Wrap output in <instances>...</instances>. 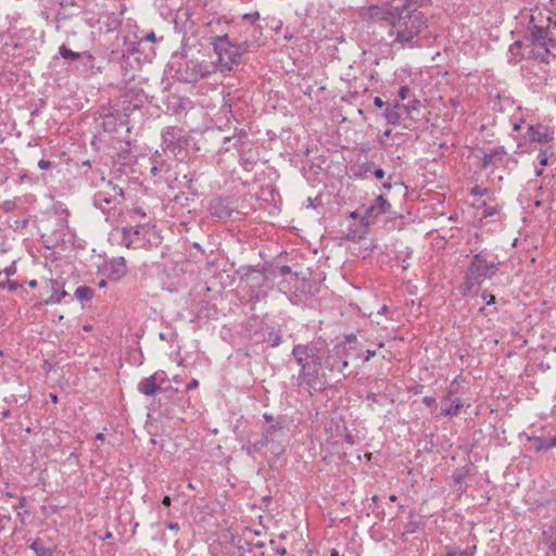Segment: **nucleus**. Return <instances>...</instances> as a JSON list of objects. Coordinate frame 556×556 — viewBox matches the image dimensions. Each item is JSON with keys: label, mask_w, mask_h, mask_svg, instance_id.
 Returning <instances> with one entry per match:
<instances>
[{"label": "nucleus", "mask_w": 556, "mask_h": 556, "mask_svg": "<svg viewBox=\"0 0 556 556\" xmlns=\"http://www.w3.org/2000/svg\"><path fill=\"white\" fill-rule=\"evenodd\" d=\"M325 349V341L315 340L295 344L291 352L298 366V374L291 377L292 384L309 395L320 393L327 387L326 376L321 372Z\"/></svg>", "instance_id": "obj_1"}, {"label": "nucleus", "mask_w": 556, "mask_h": 556, "mask_svg": "<svg viewBox=\"0 0 556 556\" xmlns=\"http://www.w3.org/2000/svg\"><path fill=\"white\" fill-rule=\"evenodd\" d=\"M167 66L175 79L188 84L198 83L216 73L213 61L203 58L199 50L185 43L179 51L172 54Z\"/></svg>", "instance_id": "obj_2"}, {"label": "nucleus", "mask_w": 556, "mask_h": 556, "mask_svg": "<svg viewBox=\"0 0 556 556\" xmlns=\"http://www.w3.org/2000/svg\"><path fill=\"white\" fill-rule=\"evenodd\" d=\"M394 24L388 35L395 36L391 42L394 49L418 47L416 38L428 27V21L425 14L417 10L396 7Z\"/></svg>", "instance_id": "obj_3"}, {"label": "nucleus", "mask_w": 556, "mask_h": 556, "mask_svg": "<svg viewBox=\"0 0 556 556\" xmlns=\"http://www.w3.org/2000/svg\"><path fill=\"white\" fill-rule=\"evenodd\" d=\"M211 46L214 53L217 55L216 61H213V65L216 66V72L229 74L233 71L235 66L241 63L242 56L257 49L260 43L249 37H243L241 40H238V38L230 39L229 37L224 40L212 41Z\"/></svg>", "instance_id": "obj_4"}, {"label": "nucleus", "mask_w": 556, "mask_h": 556, "mask_svg": "<svg viewBox=\"0 0 556 556\" xmlns=\"http://www.w3.org/2000/svg\"><path fill=\"white\" fill-rule=\"evenodd\" d=\"M526 60H532L541 64H549L555 55L552 48L556 41L549 36L548 26L533 24V16L529 22L528 33L522 38Z\"/></svg>", "instance_id": "obj_5"}, {"label": "nucleus", "mask_w": 556, "mask_h": 556, "mask_svg": "<svg viewBox=\"0 0 556 556\" xmlns=\"http://www.w3.org/2000/svg\"><path fill=\"white\" fill-rule=\"evenodd\" d=\"M489 255L490 252L486 249L472 254L462 285L464 295H467L475 287L481 286L485 280L492 279L500 269L501 263L490 261Z\"/></svg>", "instance_id": "obj_6"}, {"label": "nucleus", "mask_w": 556, "mask_h": 556, "mask_svg": "<svg viewBox=\"0 0 556 556\" xmlns=\"http://www.w3.org/2000/svg\"><path fill=\"white\" fill-rule=\"evenodd\" d=\"M98 190L92 197V204L103 214L114 211L124 201V190L112 180H105L102 177L101 182L97 186Z\"/></svg>", "instance_id": "obj_7"}, {"label": "nucleus", "mask_w": 556, "mask_h": 556, "mask_svg": "<svg viewBox=\"0 0 556 556\" xmlns=\"http://www.w3.org/2000/svg\"><path fill=\"white\" fill-rule=\"evenodd\" d=\"M162 149L164 152H169L173 155H178L182 152L191 141L189 131L179 126H167L161 131Z\"/></svg>", "instance_id": "obj_8"}, {"label": "nucleus", "mask_w": 556, "mask_h": 556, "mask_svg": "<svg viewBox=\"0 0 556 556\" xmlns=\"http://www.w3.org/2000/svg\"><path fill=\"white\" fill-rule=\"evenodd\" d=\"M202 27L207 42L212 45V41L230 37L231 21L226 15L211 14L203 17Z\"/></svg>", "instance_id": "obj_9"}, {"label": "nucleus", "mask_w": 556, "mask_h": 556, "mask_svg": "<svg viewBox=\"0 0 556 556\" xmlns=\"http://www.w3.org/2000/svg\"><path fill=\"white\" fill-rule=\"evenodd\" d=\"M149 226L147 224H137L136 226H125L114 229L113 237L119 244L128 249H140L147 241Z\"/></svg>", "instance_id": "obj_10"}, {"label": "nucleus", "mask_w": 556, "mask_h": 556, "mask_svg": "<svg viewBox=\"0 0 556 556\" xmlns=\"http://www.w3.org/2000/svg\"><path fill=\"white\" fill-rule=\"evenodd\" d=\"M462 376L455 377L446 389V394L441 401V416L454 417L457 416L463 407V402L456 394L459 393L460 383L463 382Z\"/></svg>", "instance_id": "obj_11"}, {"label": "nucleus", "mask_w": 556, "mask_h": 556, "mask_svg": "<svg viewBox=\"0 0 556 556\" xmlns=\"http://www.w3.org/2000/svg\"><path fill=\"white\" fill-rule=\"evenodd\" d=\"M207 212L212 218L227 220L233 214H239L233 200L230 197L215 194L208 199Z\"/></svg>", "instance_id": "obj_12"}, {"label": "nucleus", "mask_w": 556, "mask_h": 556, "mask_svg": "<svg viewBox=\"0 0 556 556\" xmlns=\"http://www.w3.org/2000/svg\"><path fill=\"white\" fill-rule=\"evenodd\" d=\"M99 119L101 127L105 132H115L124 127L127 131H129V115L123 109L110 108L108 110H103V112L100 114Z\"/></svg>", "instance_id": "obj_13"}, {"label": "nucleus", "mask_w": 556, "mask_h": 556, "mask_svg": "<svg viewBox=\"0 0 556 556\" xmlns=\"http://www.w3.org/2000/svg\"><path fill=\"white\" fill-rule=\"evenodd\" d=\"M555 131L552 127L541 123L528 126L527 132L521 138H516L518 149H521L527 140L530 142L548 143L554 139Z\"/></svg>", "instance_id": "obj_14"}, {"label": "nucleus", "mask_w": 556, "mask_h": 556, "mask_svg": "<svg viewBox=\"0 0 556 556\" xmlns=\"http://www.w3.org/2000/svg\"><path fill=\"white\" fill-rule=\"evenodd\" d=\"M128 273L126 261L123 256L112 257L104 261L101 266H98V274L106 277L111 281H119Z\"/></svg>", "instance_id": "obj_15"}, {"label": "nucleus", "mask_w": 556, "mask_h": 556, "mask_svg": "<svg viewBox=\"0 0 556 556\" xmlns=\"http://www.w3.org/2000/svg\"><path fill=\"white\" fill-rule=\"evenodd\" d=\"M241 18H242V22H245L249 25L245 26L243 23L238 22L233 26V28H238V29H240V31H244V34H245L244 37H249L250 39H255L257 41V43H260V47L262 45H264V41L261 40L262 36H263V27L260 24H257V22L261 18L260 12L253 11V12L244 13V14H242Z\"/></svg>", "instance_id": "obj_16"}, {"label": "nucleus", "mask_w": 556, "mask_h": 556, "mask_svg": "<svg viewBox=\"0 0 556 556\" xmlns=\"http://www.w3.org/2000/svg\"><path fill=\"white\" fill-rule=\"evenodd\" d=\"M140 56H136L132 53H128L123 49L122 56L119 59V66L123 74V80L130 83L136 79L143 64L140 61Z\"/></svg>", "instance_id": "obj_17"}, {"label": "nucleus", "mask_w": 556, "mask_h": 556, "mask_svg": "<svg viewBox=\"0 0 556 556\" xmlns=\"http://www.w3.org/2000/svg\"><path fill=\"white\" fill-rule=\"evenodd\" d=\"M285 428V419L280 421H275L273 425H265L262 429L261 441L265 443L266 446L271 447V452L279 455L282 453L283 448L280 443L276 442V439L282 434Z\"/></svg>", "instance_id": "obj_18"}, {"label": "nucleus", "mask_w": 556, "mask_h": 556, "mask_svg": "<svg viewBox=\"0 0 556 556\" xmlns=\"http://www.w3.org/2000/svg\"><path fill=\"white\" fill-rule=\"evenodd\" d=\"M348 366L349 362L346 359L345 346L342 344H336L326 356L325 367L330 371L343 372Z\"/></svg>", "instance_id": "obj_19"}, {"label": "nucleus", "mask_w": 556, "mask_h": 556, "mask_svg": "<svg viewBox=\"0 0 556 556\" xmlns=\"http://www.w3.org/2000/svg\"><path fill=\"white\" fill-rule=\"evenodd\" d=\"M396 13V7H380L371 4L367 8L366 18L371 23L386 22L390 26L394 24V16Z\"/></svg>", "instance_id": "obj_20"}, {"label": "nucleus", "mask_w": 556, "mask_h": 556, "mask_svg": "<svg viewBox=\"0 0 556 556\" xmlns=\"http://www.w3.org/2000/svg\"><path fill=\"white\" fill-rule=\"evenodd\" d=\"M167 378V375L163 370H159L153 375L146 377L140 380L137 386V390L139 393L146 396H152L159 390L160 384H162Z\"/></svg>", "instance_id": "obj_21"}, {"label": "nucleus", "mask_w": 556, "mask_h": 556, "mask_svg": "<svg viewBox=\"0 0 556 556\" xmlns=\"http://www.w3.org/2000/svg\"><path fill=\"white\" fill-rule=\"evenodd\" d=\"M528 450L534 454H542L556 447V435L531 434L527 435Z\"/></svg>", "instance_id": "obj_22"}, {"label": "nucleus", "mask_w": 556, "mask_h": 556, "mask_svg": "<svg viewBox=\"0 0 556 556\" xmlns=\"http://www.w3.org/2000/svg\"><path fill=\"white\" fill-rule=\"evenodd\" d=\"M123 110L124 111H130V110H137V109H140L146 100H147V96L146 93L143 92V90L141 88H138V87H130V88H127L123 96Z\"/></svg>", "instance_id": "obj_23"}, {"label": "nucleus", "mask_w": 556, "mask_h": 556, "mask_svg": "<svg viewBox=\"0 0 556 556\" xmlns=\"http://www.w3.org/2000/svg\"><path fill=\"white\" fill-rule=\"evenodd\" d=\"M391 210V204L383 195H378L375 200V203H372L366 211L365 214L361 217V224L363 226H369L370 218L372 216H378L381 214L389 213Z\"/></svg>", "instance_id": "obj_24"}, {"label": "nucleus", "mask_w": 556, "mask_h": 556, "mask_svg": "<svg viewBox=\"0 0 556 556\" xmlns=\"http://www.w3.org/2000/svg\"><path fill=\"white\" fill-rule=\"evenodd\" d=\"M242 270H244V274L241 279H245L251 288H262L266 286L268 276L264 268L249 266L247 268H242Z\"/></svg>", "instance_id": "obj_25"}, {"label": "nucleus", "mask_w": 556, "mask_h": 556, "mask_svg": "<svg viewBox=\"0 0 556 556\" xmlns=\"http://www.w3.org/2000/svg\"><path fill=\"white\" fill-rule=\"evenodd\" d=\"M165 153L166 152H164V151H163V153L155 151L149 157L150 172L154 177L161 176L170 170V164L167 162V160L165 157Z\"/></svg>", "instance_id": "obj_26"}, {"label": "nucleus", "mask_w": 556, "mask_h": 556, "mask_svg": "<svg viewBox=\"0 0 556 556\" xmlns=\"http://www.w3.org/2000/svg\"><path fill=\"white\" fill-rule=\"evenodd\" d=\"M128 53L140 56L142 64L150 63L155 55L153 48L148 51L144 49V41H130L125 43V49Z\"/></svg>", "instance_id": "obj_27"}, {"label": "nucleus", "mask_w": 556, "mask_h": 556, "mask_svg": "<svg viewBox=\"0 0 556 556\" xmlns=\"http://www.w3.org/2000/svg\"><path fill=\"white\" fill-rule=\"evenodd\" d=\"M50 296L45 300L46 305L58 304L62 299L68 296V293L64 290V282L58 279H51L49 282Z\"/></svg>", "instance_id": "obj_28"}, {"label": "nucleus", "mask_w": 556, "mask_h": 556, "mask_svg": "<svg viewBox=\"0 0 556 556\" xmlns=\"http://www.w3.org/2000/svg\"><path fill=\"white\" fill-rule=\"evenodd\" d=\"M223 101L219 109V113L224 115L225 118L229 119L235 118L233 115V100L235 98L239 99V97L236 96V91H232L230 87L223 88L222 91Z\"/></svg>", "instance_id": "obj_29"}, {"label": "nucleus", "mask_w": 556, "mask_h": 556, "mask_svg": "<svg viewBox=\"0 0 556 556\" xmlns=\"http://www.w3.org/2000/svg\"><path fill=\"white\" fill-rule=\"evenodd\" d=\"M78 61L83 67V72L90 75L102 73V66L97 64L96 58L91 53L87 51L83 52Z\"/></svg>", "instance_id": "obj_30"}, {"label": "nucleus", "mask_w": 556, "mask_h": 556, "mask_svg": "<svg viewBox=\"0 0 556 556\" xmlns=\"http://www.w3.org/2000/svg\"><path fill=\"white\" fill-rule=\"evenodd\" d=\"M516 102L513 97L505 92H498L492 100V108L498 112H505L514 109Z\"/></svg>", "instance_id": "obj_31"}, {"label": "nucleus", "mask_w": 556, "mask_h": 556, "mask_svg": "<svg viewBox=\"0 0 556 556\" xmlns=\"http://www.w3.org/2000/svg\"><path fill=\"white\" fill-rule=\"evenodd\" d=\"M506 154L505 148L503 146L496 147L489 152L483 154L481 159L480 167L482 169H486L490 165L495 164L498 161L503 160V156Z\"/></svg>", "instance_id": "obj_32"}, {"label": "nucleus", "mask_w": 556, "mask_h": 556, "mask_svg": "<svg viewBox=\"0 0 556 556\" xmlns=\"http://www.w3.org/2000/svg\"><path fill=\"white\" fill-rule=\"evenodd\" d=\"M13 381L16 384H18V387L23 390V392L20 393V394L12 393V400L14 402V405L23 406L31 397L30 388L24 384L23 379H22L21 376H14V380Z\"/></svg>", "instance_id": "obj_33"}, {"label": "nucleus", "mask_w": 556, "mask_h": 556, "mask_svg": "<svg viewBox=\"0 0 556 556\" xmlns=\"http://www.w3.org/2000/svg\"><path fill=\"white\" fill-rule=\"evenodd\" d=\"M472 467V463H468L466 466L460 468H456L452 475V479L455 484L458 485V491L460 493L467 492V485L465 484V480L468 477V473Z\"/></svg>", "instance_id": "obj_34"}, {"label": "nucleus", "mask_w": 556, "mask_h": 556, "mask_svg": "<svg viewBox=\"0 0 556 556\" xmlns=\"http://www.w3.org/2000/svg\"><path fill=\"white\" fill-rule=\"evenodd\" d=\"M78 14L79 10L76 8L64 9L60 7V10L56 12L55 17L51 22L54 24L55 30L60 31L63 22L68 21Z\"/></svg>", "instance_id": "obj_35"}, {"label": "nucleus", "mask_w": 556, "mask_h": 556, "mask_svg": "<svg viewBox=\"0 0 556 556\" xmlns=\"http://www.w3.org/2000/svg\"><path fill=\"white\" fill-rule=\"evenodd\" d=\"M525 58V45L523 40L514 41L508 48V62L517 63Z\"/></svg>", "instance_id": "obj_36"}, {"label": "nucleus", "mask_w": 556, "mask_h": 556, "mask_svg": "<svg viewBox=\"0 0 556 556\" xmlns=\"http://www.w3.org/2000/svg\"><path fill=\"white\" fill-rule=\"evenodd\" d=\"M400 109L402 104L397 101L392 105H388L383 112V117L389 125H399L401 119Z\"/></svg>", "instance_id": "obj_37"}, {"label": "nucleus", "mask_w": 556, "mask_h": 556, "mask_svg": "<svg viewBox=\"0 0 556 556\" xmlns=\"http://www.w3.org/2000/svg\"><path fill=\"white\" fill-rule=\"evenodd\" d=\"M231 137H233V140H235L232 143V147L236 150H238L239 152H242L243 147L245 146V143L248 141V137H249L248 131L243 128H241V129L236 128L235 132Z\"/></svg>", "instance_id": "obj_38"}, {"label": "nucleus", "mask_w": 556, "mask_h": 556, "mask_svg": "<svg viewBox=\"0 0 556 556\" xmlns=\"http://www.w3.org/2000/svg\"><path fill=\"white\" fill-rule=\"evenodd\" d=\"M263 341L268 343L270 348H277L282 342V336L279 330L271 328L263 334Z\"/></svg>", "instance_id": "obj_39"}, {"label": "nucleus", "mask_w": 556, "mask_h": 556, "mask_svg": "<svg viewBox=\"0 0 556 556\" xmlns=\"http://www.w3.org/2000/svg\"><path fill=\"white\" fill-rule=\"evenodd\" d=\"M197 190H189V192H180L174 197V202L179 204L181 207H187L191 202L194 201Z\"/></svg>", "instance_id": "obj_40"}, {"label": "nucleus", "mask_w": 556, "mask_h": 556, "mask_svg": "<svg viewBox=\"0 0 556 556\" xmlns=\"http://www.w3.org/2000/svg\"><path fill=\"white\" fill-rule=\"evenodd\" d=\"M75 299L80 301L81 303L92 300L94 295V290L88 286H79L75 290Z\"/></svg>", "instance_id": "obj_41"}, {"label": "nucleus", "mask_w": 556, "mask_h": 556, "mask_svg": "<svg viewBox=\"0 0 556 556\" xmlns=\"http://www.w3.org/2000/svg\"><path fill=\"white\" fill-rule=\"evenodd\" d=\"M26 505H27L26 497L25 496H21L18 498V504L13 506V509L16 513V517L20 519V522L22 525H25V516L29 515V511L27 509H25Z\"/></svg>", "instance_id": "obj_42"}, {"label": "nucleus", "mask_w": 556, "mask_h": 556, "mask_svg": "<svg viewBox=\"0 0 556 556\" xmlns=\"http://www.w3.org/2000/svg\"><path fill=\"white\" fill-rule=\"evenodd\" d=\"M265 447L267 446L260 439L251 445H242L241 451H243L249 457L254 458L255 454L260 453Z\"/></svg>", "instance_id": "obj_43"}, {"label": "nucleus", "mask_w": 556, "mask_h": 556, "mask_svg": "<svg viewBox=\"0 0 556 556\" xmlns=\"http://www.w3.org/2000/svg\"><path fill=\"white\" fill-rule=\"evenodd\" d=\"M477 552V545L468 546L464 551L448 549L445 556H475Z\"/></svg>", "instance_id": "obj_44"}, {"label": "nucleus", "mask_w": 556, "mask_h": 556, "mask_svg": "<svg viewBox=\"0 0 556 556\" xmlns=\"http://www.w3.org/2000/svg\"><path fill=\"white\" fill-rule=\"evenodd\" d=\"M59 53L60 55L65 59V60H79L80 58V54L81 53H78V52H75V51H72L71 49H68L65 45H62L60 48H59Z\"/></svg>", "instance_id": "obj_45"}, {"label": "nucleus", "mask_w": 556, "mask_h": 556, "mask_svg": "<svg viewBox=\"0 0 556 556\" xmlns=\"http://www.w3.org/2000/svg\"><path fill=\"white\" fill-rule=\"evenodd\" d=\"M553 155V150L551 148L548 149H541L536 155V160L539 164L544 167L548 164L549 157Z\"/></svg>", "instance_id": "obj_46"}, {"label": "nucleus", "mask_w": 556, "mask_h": 556, "mask_svg": "<svg viewBox=\"0 0 556 556\" xmlns=\"http://www.w3.org/2000/svg\"><path fill=\"white\" fill-rule=\"evenodd\" d=\"M21 287L22 285L15 280L7 279L4 281H0V290L8 289L9 291L14 292Z\"/></svg>", "instance_id": "obj_47"}, {"label": "nucleus", "mask_w": 556, "mask_h": 556, "mask_svg": "<svg viewBox=\"0 0 556 556\" xmlns=\"http://www.w3.org/2000/svg\"><path fill=\"white\" fill-rule=\"evenodd\" d=\"M548 11L549 15L547 16V21L549 25L556 26V0H549L548 2Z\"/></svg>", "instance_id": "obj_48"}, {"label": "nucleus", "mask_w": 556, "mask_h": 556, "mask_svg": "<svg viewBox=\"0 0 556 556\" xmlns=\"http://www.w3.org/2000/svg\"><path fill=\"white\" fill-rule=\"evenodd\" d=\"M344 345H348L349 349H356L359 345L356 334L350 333L344 336Z\"/></svg>", "instance_id": "obj_49"}, {"label": "nucleus", "mask_w": 556, "mask_h": 556, "mask_svg": "<svg viewBox=\"0 0 556 556\" xmlns=\"http://www.w3.org/2000/svg\"><path fill=\"white\" fill-rule=\"evenodd\" d=\"M146 212L141 207V206H135L134 208L129 210L128 212V216L131 218V219H135V218H144L146 217Z\"/></svg>", "instance_id": "obj_50"}, {"label": "nucleus", "mask_w": 556, "mask_h": 556, "mask_svg": "<svg viewBox=\"0 0 556 556\" xmlns=\"http://www.w3.org/2000/svg\"><path fill=\"white\" fill-rule=\"evenodd\" d=\"M420 106V101L417 99H414L409 101L407 104H402V109L405 110L407 114H410L414 111H417Z\"/></svg>", "instance_id": "obj_51"}, {"label": "nucleus", "mask_w": 556, "mask_h": 556, "mask_svg": "<svg viewBox=\"0 0 556 556\" xmlns=\"http://www.w3.org/2000/svg\"><path fill=\"white\" fill-rule=\"evenodd\" d=\"M481 299L485 302L488 306L495 304V296L489 293L486 290L482 291Z\"/></svg>", "instance_id": "obj_52"}, {"label": "nucleus", "mask_w": 556, "mask_h": 556, "mask_svg": "<svg viewBox=\"0 0 556 556\" xmlns=\"http://www.w3.org/2000/svg\"><path fill=\"white\" fill-rule=\"evenodd\" d=\"M182 178L186 180V184H187L186 188L188 190H195L193 188V181L195 180V174H192V173L185 174Z\"/></svg>", "instance_id": "obj_53"}, {"label": "nucleus", "mask_w": 556, "mask_h": 556, "mask_svg": "<svg viewBox=\"0 0 556 556\" xmlns=\"http://www.w3.org/2000/svg\"><path fill=\"white\" fill-rule=\"evenodd\" d=\"M2 365H4V361L2 359ZM12 381V377L4 370V366L0 368V384L1 383H10Z\"/></svg>", "instance_id": "obj_54"}, {"label": "nucleus", "mask_w": 556, "mask_h": 556, "mask_svg": "<svg viewBox=\"0 0 556 556\" xmlns=\"http://www.w3.org/2000/svg\"><path fill=\"white\" fill-rule=\"evenodd\" d=\"M240 164L243 166L244 169L250 170V169H252V166L254 165V161L251 160L249 156L241 155Z\"/></svg>", "instance_id": "obj_55"}, {"label": "nucleus", "mask_w": 556, "mask_h": 556, "mask_svg": "<svg viewBox=\"0 0 556 556\" xmlns=\"http://www.w3.org/2000/svg\"><path fill=\"white\" fill-rule=\"evenodd\" d=\"M17 271V267H16V262H12L9 266H7L4 269H3V274L7 276V277H11V276H14Z\"/></svg>", "instance_id": "obj_56"}, {"label": "nucleus", "mask_w": 556, "mask_h": 556, "mask_svg": "<svg viewBox=\"0 0 556 556\" xmlns=\"http://www.w3.org/2000/svg\"><path fill=\"white\" fill-rule=\"evenodd\" d=\"M263 419L265 420L266 425H273V424H275V421L283 420V418L281 416L274 417L269 413H264L263 414Z\"/></svg>", "instance_id": "obj_57"}, {"label": "nucleus", "mask_w": 556, "mask_h": 556, "mask_svg": "<svg viewBox=\"0 0 556 556\" xmlns=\"http://www.w3.org/2000/svg\"><path fill=\"white\" fill-rule=\"evenodd\" d=\"M29 548L31 551H34V553H38L40 551H42L43 548H46L43 545H42V542L40 539H36L31 542V544L29 545Z\"/></svg>", "instance_id": "obj_58"}, {"label": "nucleus", "mask_w": 556, "mask_h": 556, "mask_svg": "<svg viewBox=\"0 0 556 556\" xmlns=\"http://www.w3.org/2000/svg\"><path fill=\"white\" fill-rule=\"evenodd\" d=\"M344 442L351 446L355 445V437L344 427Z\"/></svg>", "instance_id": "obj_59"}, {"label": "nucleus", "mask_w": 556, "mask_h": 556, "mask_svg": "<svg viewBox=\"0 0 556 556\" xmlns=\"http://www.w3.org/2000/svg\"><path fill=\"white\" fill-rule=\"evenodd\" d=\"M11 519L12 518L10 515H1L0 514V533L5 530L7 526L10 523Z\"/></svg>", "instance_id": "obj_60"}, {"label": "nucleus", "mask_w": 556, "mask_h": 556, "mask_svg": "<svg viewBox=\"0 0 556 556\" xmlns=\"http://www.w3.org/2000/svg\"><path fill=\"white\" fill-rule=\"evenodd\" d=\"M409 90L410 89L407 85L402 86L397 91L399 100H405L408 97Z\"/></svg>", "instance_id": "obj_61"}, {"label": "nucleus", "mask_w": 556, "mask_h": 556, "mask_svg": "<svg viewBox=\"0 0 556 556\" xmlns=\"http://www.w3.org/2000/svg\"><path fill=\"white\" fill-rule=\"evenodd\" d=\"M10 250V245L7 242L4 236L0 235V254H5Z\"/></svg>", "instance_id": "obj_62"}, {"label": "nucleus", "mask_w": 556, "mask_h": 556, "mask_svg": "<svg viewBox=\"0 0 556 556\" xmlns=\"http://www.w3.org/2000/svg\"><path fill=\"white\" fill-rule=\"evenodd\" d=\"M279 274L283 277H286L287 275H294L296 278L299 277V273H293L291 267L288 266V265H282L280 268H279Z\"/></svg>", "instance_id": "obj_63"}, {"label": "nucleus", "mask_w": 556, "mask_h": 556, "mask_svg": "<svg viewBox=\"0 0 556 556\" xmlns=\"http://www.w3.org/2000/svg\"><path fill=\"white\" fill-rule=\"evenodd\" d=\"M138 41H144V46H146L149 42H155L156 36H155L154 31H150L147 35H144L143 37H141Z\"/></svg>", "instance_id": "obj_64"}]
</instances>
